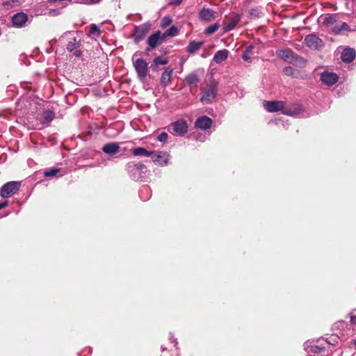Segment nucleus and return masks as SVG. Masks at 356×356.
Returning <instances> with one entry per match:
<instances>
[{
  "instance_id": "obj_24",
  "label": "nucleus",
  "mask_w": 356,
  "mask_h": 356,
  "mask_svg": "<svg viewBox=\"0 0 356 356\" xmlns=\"http://www.w3.org/2000/svg\"><path fill=\"white\" fill-rule=\"evenodd\" d=\"M133 154L134 156H146V157H149L152 154H153V152H149L147 151L145 148L144 147H136L135 149H134L133 150Z\"/></svg>"
},
{
  "instance_id": "obj_37",
  "label": "nucleus",
  "mask_w": 356,
  "mask_h": 356,
  "mask_svg": "<svg viewBox=\"0 0 356 356\" xmlns=\"http://www.w3.org/2000/svg\"><path fill=\"white\" fill-rule=\"evenodd\" d=\"M100 0H83L82 3L85 4H92V3H97L99 2Z\"/></svg>"
},
{
  "instance_id": "obj_42",
  "label": "nucleus",
  "mask_w": 356,
  "mask_h": 356,
  "mask_svg": "<svg viewBox=\"0 0 356 356\" xmlns=\"http://www.w3.org/2000/svg\"><path fill=\"white\" fill-rule=\"evenodd\" d=\"M8 201H4L3 202H0V209L5 208L8 206Z\"/></svg>"
},
{
  "instance_id": "obj_14",
  "label": "nucleus",
  "mask_w": 356,
  "mask_h": 356,
  "mask_svg": "<svg viewBox=\"0 0 356 356\" xmlns=\"http://www.w3.org/2000/svg\"><path fill=\"white\" fill-rule=\"evenodd\" d=\"M240 21V17L238 15H236L233 17L229 18L223 22V31L228 32L233 30L237 24Z\"/></svg>"
},
{
  "instance_id": "obj_9",
  "label": "nucleus",
  "mask_w": 356,
  "mask_h": 356,
  "mask_svg": "<svg viewBox=\"0 0 356 356\" xmlns=\"http://www.w3.org/2000/svg\"><path fill=\"white\" fill-rule=\"evenodd\" d=\"M213 120L208 116L203 115L198 118L195 122V127L202 130H207L211 127Z\"/></svg>"
},
{
  "instance_id": "obj_28",
  "label": "nucleus",
  "mask_w": 356,
  "mask_h": 356,
  "mask_svg": "<svg viewBox=\"0 0 356 356\" xmlns=\"http://www.w3.org/2000/svg\"><path fill=\"white\" fill-rule=\"evenodd\" d=\"M177 33V28L175 26H172L163 33V35L164 36L165 38H166L168 36L175 35Z\"/></svg>"
},
{
  "instance_id": "obj_20",
  "label": "nucleus",
  "mask_w": 356,
  "mask_h": 356,
  "mask_svg": "<svg viewBox=\"0 0 356 356\" xmlns=\"http://www.w3.org/2000/svg\"><path fill=\"white\" fill-rule=\"evenodd\" d=\"M228 50L222 49L218 51L213 56V61L216 63H221L222 61L225 60L228 57Z\"/></svg>"
},
{
  "instance_id": "obj_21",
  "label": "nucleus",
  "mask_w": 356,
  "mask_h": 356,
  "mask_svg": "<svg viewBox=\"0 0 356 356\" xmlns=\"http://www.w3.org/2000/svg\"><path fill=\"white\" fill-rule=\"evenodd\" d=\"M295 52H293L290 49H282L277 51V54L279 57L284 59L285 61H288L289 63V60L292 58Z\"/></svg>"
},
{
  "instance_id": "obj_38",
  "label": "nucleus",
  "mask_w": 356,
  "mask_h": 356,
  "mask_svg": "<svg viewBox=\"0 0 356 356\" xmlns=\"http://www.w3.org/2000/svg\"><path fill=\"white\" fill-rule=\"evenodd\" d=\"M49 14L53 16H56L60 14V11L56 9H50L49 11Z\"/></svg>"
},
{
  "instance_id": "obj_32",
  "label": "nucleus",
  "mask_w": 356,
  "mask_h": 356,
  "mask_svg": "<svg viewBox=\"0 0 356 356\" xmlns=\"http://www.w3.org/2000/svg\"><path fill=\"white\" fill-rule=\"evenodd\" d=\"M154 63L156 65H166L168 64V61L167 59H162L161 57L158 56V57H156L154 60H153Z\"/></svg>"
},
{
  "instance_id": "obj_40",
  "label": "nucleus",
  "mask_w": 356,
  "mask_h": 356,
  "mask_svg": "<svg viewBox=\"0 0 356 356\" xmlns=\"http://www.w3.org/2000/svg\"><path fill=\"white\" fill-rule=\"evenodd\" d=\"M17 1H15V0H11V1H5L3 3V6H11L13 3H14L15 2H16Z\"/></svg>"
},
{
  "instance_id": "obj_17",
  "label": "nucleus",
  "mask_w": 356,
  "mask_h": 356,
  "mask_svg": "<svg viewBox=\"0 0 356 356\" xmlns=\"http://www.w3.org/2000/svg\"><path fill=\"white\" fill-rule=\"evenodd\" d=\"M356 51L353 48H346L341 53V59L343 62L350 63L354 60Z\"/></svg>"
},
{
  "instance_id": "obj_3",
  "label": "nucleus",
  "mask_w": 356,
  "mask_h": 356,
  "mask_svg": "<svg viewBox=\"0 0 356 356\" xmlns=\"http://www.w3.org/2000/svg\"><path fill=\"white\" fill-rule=\"evenodd\" d=\"M134 66L140 79H144L148 74V64L143 58H138L134 62Z\"/></svg>"
},
{
  "instance_id": "obj_8",
  "label": "nucleus",
  "mask_w": 356,
  "mask_h": 356,
  "mask_svg": "<svg viewBox=\"0 0 356 356\" xmlns=\"http://www.w3.org/2000/svg\"><path fill=\"white\" fill-rule=\"evenodd\" d=\"M339 80V76L334 72H323L321 74V81L326 86H332Z\"/></svg>"
},
{
  "instance_id": "obj_22",
  "label": "nucleus",
  "mask_w": 356,
  "mask_h": 356,
  "mask_svg": "<svg viewBox=\"0 0 356 356\" xmlns=\"http://www.w3.org/2000/svg\"><path fill=\"white\" fill-rule=\"evenodd\" d=\"M341 31H350V26L346 22H340L332 27V32L335 34H339Z\"/></svg>"
},
{
  "instance_id": "obj_15",
  "label": "nucleus",
  "mask_w": 356,
  "mask_h": 356,
  "mask_svg": "<svg viewBox=\"0 0 356 356\" xmlns=\"http://www.w3.org/2000/svg\"><path fill=\"white\" fill-rule=\"evenodd\" d=\"M173 70L168 67H166L161 76V84L162 86L165 87L171 83L172 76Z\"/></svg>"
},
{
  "instance_id": "obj_43",
  "label": "nucleus",
  "mask_w": 356,
  "mask_h": 356,
  "mask_svg": "<svg viewBox=\"0 0 356 356\" xmlns=\"http://www.w3.org/2000/svg\"><path fill=\"white\" fill-rule=\"evenodd\" d=\"M163 20L165 21V25L169 24H170V23H171V22H172V21H171V19H170V18L166 17H165L163 18Z\"/></svg>"
},
{
  "instance_id": "obj_29",
  "label": "nucleus",
  "mask_w": 356,
  "mask_h": 356,
  "mask_svg": "<svg viewBox=\"0 0 356 356\" xmlns=\"http://www.w3.org/2000/svg\"><path fill=\"white\" fill-rule=\"evenodd\" d=\"M101 34L99 29L95 24H92L90 29V35L93 37H99Z\"/></svg>"
},
{
  "instance_id": "obj_2",
  "label": "nucleus",
  "mask_w": 356,
  "mask_h": 356,
  "mask_svg": "<svg viewBox=\"0 0 356 356\" xmlns=\"http://www.w3.org/2000/svg\"><path fill=\"white\" fill-rule=\"evenodd\" d=\"M19 181H9L5 184L0 189V195L2 197H9L16 193L20 188Z\"/></svg>"
},
{
  "instance_id": "obj_25",
  "label": "nucleus",
  "mask_w": 356,
  "mask_h": 356,
  "mask_svg": "<svg viewBox=\"0 0 356 356\" xmlns=\"http://www.w3.org/2000/svg\"><path fill=\"white\" fill-rule=\"evenodd\" d=\"M254 48L253 45H249L245 48V51L243 54L242 58L244 60H248L251 58V53L252 49Z\"/></svg>"
},
{
  "instance_id": "obj_35",
  "label": "nucleus",
  "mask_w": 356,
  "mask_h": 356,
  "mask_svg": "<svg viewBox=\"0 0 356 356\" xmlns=\"http://www.w3.org/2000/svg\"><path fill=\"white\" fill-rule=\"evenodd\" d=\"M168 138V135L165 132H162L157 136V140L161 143H165L167 141Z\"/></svg>"
},
{
  "instance_id": "obj_39",
  "label": "nucleus",
  "mask_w": 356,
  "mask_h": 356,
  "mask_svg": "<svg viewBox=\"0 0 356 356\" xmlns=\"http://www.w3.org/2000/svg\"><path fill=\"white\" fill-rule=\"evenodd\" d=\"M350 323L352 325H356V315L350 314Z\"/></svg>"
},
{
  "instance_id": "obj_12",
  "label": "nucleus",
  "mask_w": 356,
  "mask_h": 356,
  "mask_svg": "<svg viewBox=\"0 0 356 356\" xmlns=\"http://www.w3.org/2000/svg\"><path fill=\"white\" fill-rule=\"evenodd\" d=\"M199 17L201 20L207 22L216 19V13L208 8H203L199 13Z\"/></svg>"
},
{
  "instance_id": "obj_31",
  "label": "nucleus",
  "mask_w": 356,
  "mask_h": 356,
  "mask_svg": "<svg viewBox=\"0 0 356 356\" xmlns=\"http://www.w3.org/2000/svg\"><path fill=\"white\" fill-rule=\"evenodd\" d=\"M323 350H324L323 347H321L318 346H311L309 352H311L314 354H319V353H322Z\"/></svg>"
},
{
  "instance_id": "obj_41",
  "label": "nucleus",
  "mask_w": 356,
  "mask_h": 356,
  "mask_svg": "<svg viewBox=\"0 0 356 356\" xmlns=\"http://www.w3.org/2000/svg\"><path fill=\"white\" fill-rule=\"evenodd\" d=\"M135 166H136V169H138V170H142V169L145 168V165L142 163L135 164Z\"/></svg>"
},
{
  "instance_id": "obj_34",
  "label": "nucleus",
  "mask_w": 356,
  "mask_h": 356,
  "mask_svg": "<svg viewBox=\"0 0 356 356\" xmlns=\"http://www.w3.org/2000/svg\"><path fill=\"white\" fill-rule=\"evenodd\" d=\"M60 171L59 168H54L46 171V177H54Z\"/></svg>"
},
{
  "instance_id": "obj_7",
  "label": "nucleus",
  "mask_w": 356,
  "mask_h": 356,
  "mask_svg": "<svg viewBox=\"0 0 356 356\" xmlns=\"http://www.w3.org/2000/svg\"><path fill=\"white\" fill-rule=\"evenodd\" d=\"M149 25L143 24L136 26L134 29V40L138 42L142 40L149 31Z\"/></svg>"
},
{
  "instance_id": "obj_30",
  "label": "nucleus",
  "mask_w": 356,
  "mask_h": 356,
  "mask_svg": "<svg viewBox=\"0 0 356 356\" xmlns=\"http://www.w3.org/2000/svg\"><path fill=\"white\" fill-rule=\"evenodd\" d=\"M55 118V113L49 108L46 109V122H51Z\"/></svg>"
},
{
  "instance_id": "obj_4",
  "label": "nucleus",
  "mask_w": 356,
  "mask_h": 356,
  "mask_svg": "<svg viewBox=\"0 0 356 356\" xmlns=\"http://www.w3.org/2000/svg\"><path fill=\"white\" fill-rule=\"evenodd\" d=\"M165 40L164 36L161 34L160 31H156L154 34H152L147 40L149 47L146 49L147 51L155 49L160 45Z\"/></svg>"
},
{
  "instance_id": "obj_10",
  "label": "nucleus",
  "mask_w": 356,
  "mask_h": 356,
  "mask_svg": "<svg viewBox=\"0 0 356 356\" xmlns=\"http://www.w3.org/2000/svg\"><path fill=\"white\" fill-rule=\"evenodd\" d=\"M172 131L177 135H183L187 132L188 125L185 120H179L171 124Z\"/></svg>"
},
{
  "instance_id": "obj_11",
  "label": "nucleus",
  "mask_w": 356,
  "mask_h": 356,
  "mask_svg": "<svg viewBox=\"0 0 356 356\" xmlns=\"http://www.w3.org/2000/svg\"><path fill=\"white\" fill-rule=\"evenodd\" d=\"M152 159L158 165H166L169 161V154L165 152H158L156 154H152Z\"/></svg>"
},
{
  "instance_id": "obj_23",
  "label": "nucleus",
  "mask_w": 356,
  "mask_h": 356,
  "mask_svg": "<svg viewBox=\"0 0 356 356\" xmlns=\"http://www.w3.org/2000/svg\"><path fill=\"white\" fill-rule=\"evenodd\" d=\"M202 44H203V42H202V41H200V42L192 41L188 44V45L187 47V51L191 54H194L195 52H196L197 50H199L201 48Z\"/></svg>"
},
{
  "instance_id": "obj_45",
  "label": "nucleus",
  "mask_w": 356,
  "mask_h": 356,
  "mask_svg": "<svg viewBox=\"0 0 356 356\" xmlns=\"http://www.w3.org/2000/svg\"><path fill=\"white\" fill-rule=\"evenodd\" d=\"M63 0H47V2L49 3H55L56 1H62Z\"/></svg>"
},
{
  "instance_id": "obj_6",
  "label": "nucleus",
  "mask_w": 356,
  "mask_h": 356,
  "mask_svg": "<svg viewBox=\"0 0 356 356\" xmlns=\"http://www.w3.org/2000/svg\"><path fill=\"white\" fill-rule=\"evenodd\" d=\"M305 44L309 48L318 49L323 47V41L317 35L314 34H310L305 37Z\"/></svg>"
},
{
  "instance_id": "obj_5",
  "label": "nucleus",
  "mask_w": 356,
  "mask_h": 356,
  "mask_svg": "<svg viewBox=\"0 0 356 356\" xmlns=\"http://www.w3.org/2000/svg\"><path fill=\"white\" fill-rule=\"evenodd\" d=\"M264 107L270 113L282 111L284 109L285 104L282 101H264Z\"/></svg>"
},
{
  "instance_id": "obj_16",
  "label": "nucleus",
  "mask_w": 356,
  "mask_h": 356,
  "mask_svg": "<svg viewBox=\"0 0 356 356\" xmlns=\"http://www.w3.org/2000/svg\"><path fill=\"white\" fill-rule=\"evenodd\" d=\"M28 20L27 15L24 13H19L13 15L12 22L15 26L21 27Z\"/></svg>"
},
{
  "instance_id": "obj_19",
  "label": "nucleus",
  "mask_w": 356,
  "mask_h": 356,
  "mask_svg": "<svg viewBox=\"0 0 356 356\" xmlns=\"http://www.w3.org/2000/svg\"><path fill=\"white\" fill-rule=\"evenodd\" d=\"M307 60L303 57L294 54L292 58L289 60V63L296 65L298 67H305L307 65Z\"/></svg>"
},
{
  "instance_id": "obj_46",
  "label": "nucleus",
  "mask_w": 356,
  "mask_h": 356,
  "mask_svg": "<svg viewBox=\"0 0 356 356\" xmlns=\"http://www.w3.org/2000/svg\"><path fill=\"white\" fill-rule=\"evenodd\" d=\"M284 114L287 115H291V113L290 111H285L284 112Z\"/></svg>"
},
{
  "instance_id": "obj_33",
  "label": "nucleus",
  "mask_w": 356,
  "mask_h": 356,
  "mask_svg": "<svg viewBox=\"0 0 356 356\" xmlns=\"http://www.w3.org/2000/svg\"><path fill=\"white\" fill-rule=\"evenodd\" d=\"M334 22H336V19L333 15H329L324 20V24H333Z\"/></svg>"
},
{
  "instance_id": "obj_36",
  "label": "nucleus",
  "mask_w": 356,
  "mask_h": 356,
  "mask_svg": "<svg viewBox=\"0 0 356 356\" xmlns=\"http://www.w3.org/2000/svg\"><path fill=\"white\" fill-rule=\"evenodd\" d=\"M283 72L287 76H292L294 73V69L291 66H287L284 68Z\"/></svg>"
},
{
  "instance_id": "obj_26",
  "label": "nucleus",
  "mask_w": 356,
  "mask_h": 356,
  "mask_svg": "<svg viewBox=\"0 0 356 356\" xmlns=\"http://www.w3.org/2000/svg\"><path fill=\"white\" fill-rule=\"evenodd\" d=\"M79 45V42L76 41V38H74L72 40L68 42L67 44V49L70 51H72L77 49Z\"/></svg>"
},
{
  "instance_id": "obj_13",
  "label": "nucleus",
  "mask_w": 356,
  "mask_h": 356,
  "mask_svg": "<svg viewBox=\"0 0 356 356\" xmlns=\"http://www.w3.org/2000/svg\"><path fill=\"white\" fill-rule=\"evenodd\" d=\"M200 81V77L196 71L188 74L184 79V83L189 86H197Z\"/></svg>"
},
{
  "instance_id": "obj_1",
  "label": "nucleus",
  "mask_w": 356,
  "mask_h": 356,
  "mask_svg": "<svg viewBox=\"0 0 356 356\" xmlns=\"http://www.w3.org/2000/svg\"><path fill=\"white\" fill-rule=\"evenodd\" d=\"M218 90V83L216 80L210 81L204 87L200 88L201 103L203 104H211L217 95Z\"/></svg>"
},
{
  "instance_id": "obj_44",
  "label": "nucleus",
  "mask_w": 356,
  "mask_h": 356,
  "mask_svg": "<svg viewBox=\"0 0 356 356\" xmlns=\"http://www.w3.org/2000/svg\"><path fill=\"white\" fill-rule=\"evenodd\" d=\"M74 54L76 57H79V56H81V52L80 51L77 50V51H76L74 52Z\"/></svg>"
},
{
  "instance_id": "obj_18",
  "label": "nucleus",
  "mask_w": 356,
  "mask_h": 356,
  "mask_svg": "<svg viewBox=\"0 0 356 356\" xmlns=\"http://www.w3.org/2000/svg\"><path fill=\"white\" fill-rule=\"evenodd\" d=\"M102 149L108 155H114L119 152L120 146L116 143H110L104 145Z\"/></svg>"
},
{
  "instance_id": "obj_47",
  "label": "nucleus",
  "mask_w": 356,
  "mask_h": 356,
  "mask_svg": "<svg viewBox=\"0 0 356 356\" xmlns=\"http://www.w3.org/2000/svg\"><path fill=\"white\" fill-rule=\"evenodd\" d=\"M175 3H177L178 4L180 3L181 1V0H175Z\"/></svg>"
},
{
  "instance_id": "obj_48",
  "label": "nucleus",
  "mask_w": 356,
  "mask_h": 356,
  "mask_svg": "<svg viewBox=\"0 0 356 356\" xmlns=\"http://www.w3.org/2000/svg\"><path fill=\"white\" fill-rule=\"evenodd\" d=\"M355 343L356 344V340H355Z\"/></svg>"
},
{
  "instance_id": "obj_27",
  "label": "nucleus",
  "mask_w": 356,
  "mask_h": 356,
  "mask_svg": "<svg viewBox=\"0 0 356 356\" xmlns=\"http://www.w3.org/2000/svg\"><path fill=\"white\" fill-rule=\"evenodd\" d=\"M220 27L219 24L215 23L209 26H208L205 31L204 33L207 35H211L214 33Z\"/></svg>"
}]
</instances>
